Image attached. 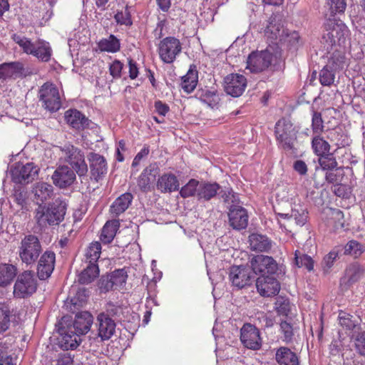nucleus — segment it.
<instances>
[{"mask_svg": "<svg viewBox=\"0 0 365 365\" xmlns=\"http://www.w3.org/2000/svg\"><path fill=\"white\" fill-rule=\"evenodd\" d=\"M323 40L332 46H343L348 35L349 30L346 26L339 19H328L324 24Z\"/></svg>", "mask_w": 365, "mask_h": 365, "instance_id": "f257e3e1", "label": "nucleus"}, {"mask_svg": "<svg viewBox=\"0 0 365 365\" xmlns=\"http://www.w3.org/2000/svg\"><path fill=\"white\" fill-rule=\"evenodd\" d=\"M37 289V281L31 271H24L16 276L14 285V297L24 299L31 296Z\"/></svg>", "mask_w": 365, "mask_h": 365, "instance_id": "f03ea898", "label": "nucleus"}, {"mask_svg": "<svg viewBox=\"0 0 365 365\" xmlns=\"http://www.w3.org/2000/svg\"><path fill=\"white\" fill-rule=\"evenodd\" d=\"M39 168L32 163L24 164L18 162L10 169L12 181L16 184H28L37 177Z\"/></svg>", "mask_w": 365, "mask_h": 365, "instance_id": "7ed1b4c3", "label": "nucleus"}, {"mask_svg": "<svg viewBox=\"0 0 365 365\" xmlns=\"http://www.w3.org/2000/svg\"><path fill=\"white\" fill-rule=\"evenodd\" d=\"M159 57L165 63H172L182 51V43L173 36H168L162 39L158 48Z\"/></svg>", "mask_w": 365, "mask_h": 365, "instance_id": "20e7f679", "label": "nucleus"}, {"mask_svg": "<svg viewBox=\"0 0 365 365\" xmlns=\"http://www.w3.org/2000/svg\"><path fill=\"white\" fill-rule=\"evenodd\" d=\"M297 131L293 125L285 120H279L275 125V135L282 148L290 150L294 148L297 140Z\"/></svg>", "mask_w": 365, "mask_h": 365, "instance_id": "39448f33", "label": "nucleus"}, {"mask_svg": "<svg viewBox=\"0 0 365 365\" xmlns=\"http://www.w3.org/2000/svg\"><path fill=\"white\" fill-rule=\"evenodd\" d=\"M41 251V247L38 237L30 235L22 240L19 256L23 262L29 264L37 259Z\"/></svg>", "mask_w": 365, "mask_h": 365, "instance_id": "423d86ee", "label": "nucleus"}, {"mask_svg": "<svg viewBox=\"0 0 365 365\" xmlns=\"http://www.w3.org/2000/svg\"><path fill=\"white\" fill-rule=\"evenodd\" d=\"M34 201L37 205L35 210V219L40 230L46 227V183L43 181L37 182L33 188Z\"/></svg>", "mask_w": 365, "mask_h": 365, "instance_id": "0eeeda50", "label": "nucleus"}, {"mask_svg": "<svg viewBox=\"0 0 365 365\" xmlns=\"http://www.w3.org/2000/svg\"><path fill=\"white\" fill-rule=\"evenodd\" d=\"M252 271L260 276H273L278 270V264L273 257L259 255L250 260Z\"/></svg>", "mask_w": 365, "mask_h": 365, "instance_id": "6e6552de", "label": "nucleus"}, {"mask_svg": "<svg viewBox=\"0 0 365 365\" xmlns=\"http://www.w3.org/2000/svg\"><path fill=\"white\" fill-rule=\"evenodd\" d=\"M160 174V168L156 163H150L146 166L137 178L139 190L145 193L154 189V183Z\"/></svg>", "mask_w": 365, "mask_h": 365, "instance_id": "1a4fd4ad", "label": "nucleus"}, {"mask_svg": "<svg viewBox=\"0 0 365 365\" xmlns=\"http://www.w3.org/2000/svg\"><path fill=\"white\" fill-rule=\"evenodd\" d=\"M338 321L340 326L339 334H346L353 339L361 329V320L349 313L340 311L338 315Z\"/></svg>", "mask_w": 365, "mask_h": 365, "instance_id": "9d476101", "label": "nucleus"}, {"mask_svg": "<svg viewBox=\"0 0 365 365\" xmlns=\"http://www.w3.org/2000/svg\"><path fill=\"white\" fill-rule=\"evenodd\" d=\"M272 58V53L267 50L252 52L248 56L247 68L252 73L263 71L271 65Z\"/></svg>", "mask_w": 365, "mask_h": 365, "instance_id": "9b49d317", "label": "nucleus"}, {"mask_svg": "<svg viewBox=\"0 0 365 365\" xmlns=\"http://www.w3.org/2000/svg\"><path fill=\"white\" fill-rule=\"evenodd\" d=\"M240 340L245 347L252 350H258L262 346L259 330L249 323L241 328Z\"/></svg>", "mask_w": 365, "mask_h": 365, "instance_id": "f8f14e48", "label": "nucleus"}, {"mask_svg": "<svg viewBox=\"0 0 365 365\" xmlns=\"http://www.w3.org/2000/svg\"><path fill=\"white\" fill-rule=\"evenodd\" d=\"M225 91L232 96L239 97L245 91L247 87V78L245 76L239 73H230L225 79Z\"/></svg>", "mask_w": 365, "mask_h": 365, "instance_id": "ddd939ff", "label": "nucleus"}, {"mask_svg": "<svg viewBox=\"0 0 365 365\" xmlns=\"http://www.w3.org/2000/svg\"><path fill=\"white\" fill-rule=\"evenodd\" d=\"M31 71L28 67L19 61L4 63L0 65V79L24 78Z\"/></svg>", "mask_w": 365, "mask_h": 365, "instance_id": "4468645a", "label": "nucleus"}, {"mask_svg": "<svg viewBox=\"0 0 365 365\" xmlns=\"http://www.w3.org/2000/svg\"><path fill=\"white\" fill-rule=\"evenodd\" d=\"M258 293L264 297L276 296L280 291V284L273 276H260L257 279Z\"/></svg>", "mask_w": 365, "mask_h": 365, "instance_id": "2eb2a0df", "label": "nucleus"}, {"mask_svg": "<svg viewBox=\"0 0 365 365\" xmlns=\"http://www.w3.org/2000/svg\"><path fill=\"white\" fill-rule=\"evenodd\" d=\"M287 31V29L284 28L281 20L277 18L276 14H272L268 19L267 25L264 30V34L272 43L277 40L282 42L284 41Z\"/></svg>", "mask_w": 365, "mask_h": 365, "instance_id": "dca6fc26", "label": "nucleus"}, {"mask_svg": "<svg viewBox=\"0 0 365 365\" xmlns=\"http://www.w3.org/2000/svg\"><path fill=\"white\" fill-rule=\"evenodd\" d=\"M229 279L232 286L242 289L251 284L252 276L248 268L244 266H233L230 269Z\"/></svg>", "mask_w": 365, "mask_h": 365, "instance_id": "f3484780", "label": "nucleus"}, {"mask_svg": "<svg viewBox=\"0 0 365 365\" xmlns=\"http://www.w3.org/2000/svg\"><path fill=\"white\" fill-rule=\"evenodd\" d=\"M60 336L58 337L59 346L64 350L75 349L81 341L80 335L71 327H61L58 330Z\"/></svg>", "mask_w": 365, "mask_h": 365, "instance_id": "a211bd4d", "label": "nucleus"}, {"mask_svg": "<svg viewBox=\"0 0 365 365\" xmlns=\"http://www.w3.org/2000/svg\"><path fill=\"white\" fill-rule=\"evenodd\" d=\"M88 160L90 163L91 178L96 182H98L107 173L106 160L103 155L96 153L89 154Z\"/></svg>", "mask_w": 365, "mask_h": 365, "instance_id": "6ab92c4d", "label": "nucleus"}, {"mask_svg": "<svg viewBox=\"0 0 365 365\" xmlns=\"http://www.w3.org/2000/svg\"><path fill=\"white\" fill-rule=\"evenodd\" d=\"M64 118L71 128L78 131L88 128L91 123V120L77 109L67 110L64 113Z\"/></svg>", "mask_w": 365, "mask_h": 365, "instance_id": "aec40b11", "label": "nucleus"}, {"mask_svg": "<svg viewBox=\"0 0 365 365\" xmlns=\"http://www.w3.org/2000/svg\"><path fill=\"white\" fill-rule=\"evenodd\" d=\"M98 336L102 341L110 339L115 332V321L108 314L100 313L97 316Z\"/></svg>", "mask_w": 365, "mask_h": 365, "instance_id": "412c9836", "label": "nucleus"}, {"mask_svg": "<svg viewBox=\"0 0 365 365\" xmlns=\"http://www.w3.org/2000/svg\"><path fill=\"white\" fill-rule=\"evenodd\" d=\"M66 210V204L60 198L50 202L47 207V224L58 225L64 219Z\"/></svg>", "mask_w": 365, "mask_h": 365, "instance_id": "4be33fe9", "label": "nucleus"}, {"mask_svg": "<svg viewBox=\"0 0 365 365\" xmlns=\"http://www.w3.org/2000/svg\"><path fill=\"white\" fill-rule=\"evenodd\" d=\"M230 225L235 230H242L248 224L247 210L239 205H232L228 213Z\"/></svg>", "mask_w": 365, "mask_h": 365, "instance_id": "5701e85b", "label": "nucleus"}, {"mask_svg": "<svg viewBox=\"0 0 365 365\" xmlns=\"http://www.w3.org/2000/svg\"><path fill=\"white\" fill-rule=\"evenodd\" d=\"M53 184L60 187L66 188L71 185L76 180V174L66 165L58 167L52 175Z\"/></svg>", "mask_w": 365, "mask_h": 365, "instance_id": "b1692460", "label": "nucleus"}, {"mask_svg": "<svg viewBox=\"0 0 365 365\" xmlns=\"http://www.w3.org/2000/svg\"><path fill=\"white\" fill-rule=\"evenodd\" d=\"M93 317L88 312H82L76 315L73 329L80 336L87 334L91 329Z\"/></svg>", "mask_w": 365, "mask_h": 365, "instance_id": "393cba45", "label": "nucleus"}, {"mask_svg": "<svg viewBox=\"0 0 365 365\" xmlns=\"http://www.w3.org/2000/svg\"><path fill=\"white\" fill-rule=\"evenodd\" d=\"M178 178L173 173H164L156 182V187L162 193L172 192L179 189Z\"/></svg>", "mask_w": 365, "mask_h": 365, "instance_id": "a878e982", "label": "nucleus"}, {"mask_svg": "<svg viewBox=\"0 0 365 365\" xmlns=\"http://www.w3.org/2000/svg\"><path fill=\"white\" fill-rule=\"evenodd\" d=\"M346 65L347 58L344 48V46H340L336 48L333 52L331 53L326 66L332 71H339L344 69Z\"/></svg>", "mask_w": 365, "mask_h": 365, "instance_id": "bb28decb", "label": "nucleus"}, {"mask_svg": "<svg viewBox=\"0 0 365 365\" xmlns=\"http://www.w3.org/2000/svg\"><path fill=\"white\" fill-rule=\"evenodd\" d=\"M327 225L334 231L340 232L346 230L343 212L336 208H329L327 212Z\"/></svg>", "mask_w": 365, "mask_h": 365, "instance_id": "cd10ccee", "label": "nucleus"}, {"mask_svg": "<svg viewBox=\"0 0 365 365\" xmlns=\"http://www.w3.org/2000/svg\"><path fill=\"white\" fill-rule=\"evenodd\" d=\"M275 214L278 216L277 220L281 227L283 226V225L281 224L279 217L287 219L289 224L294 221L296 225L299 226L304 225L306 223L308 217V212L302 207L292 209V214L290 215L289 214H284L280 212H275ZM284 227H285V225H284Z\"/></svg>", "mask_w": 365, "mask_h": 365, "instance_id": "c85d7f7f", "label": "nucleus"}, {"mask_svg": "<svg viewBox=\"0 0 365 365\" xmlns=\"http://www.w3.org/2000/svg\"><path fill=\"white\" fill-rule=\"evenodd\" d=\"M275 360L279 365H299L297 354L289 348L280 346L275 353Z\"/></svg>", "mask_w": 365, "mask_h": 365, "instance_id": "c756f323", "label": "nucleus"}, {"mask_svg": "<svg viewBox=\"0 0 365 365\" xmlns=\"http://www.w3.org/2000/svg\"><path fill=\"white\" fill-rule=\"evenodd\" d=\"M196 97L203 103L209 107L214 108L217 107L220 103V98L217 90L205 87L197 91Z\"/></svg>", "mask_w": 365, "mask_h": 365, "instance_id": "7c9ffc66", "label": "nucleus"}, {"mask_svg": "<svg viewBox=\"0 0 365 365\" xmlns=\"http://www.w3.org/2000/svg\"><path fill=\"white\" fill-rule=\"evenodd\" d=\"M62 106L61 98L58 88L51 83H47V110L50 112H56Z\"/></svg>", "mask_w": 365, "mask_h": 365, "instance_id": "2f4dec72", "label": "nucleus"}, {"mask_svg": "<svg viewBox=\"0 0 365 365\" xmlns=\"http://www.w3.org/2000/svg\"><path fill=\"white\" fill-rule=\"evenodd\" d=\"M119 227V220H111L107 221L101 230V234L100 236L101 241L103 244L110 243L113 240Z\"/></svg>", "mask_w": 365, "mask_h": 365, "instance_id": "473e14b6", "label": "nucleus"}, {"mask_svg": "<svg viewBox=\"0 0 365 365\" xmlns=\"http://www.w3.org/2000/svg\"><path fill=\"white\" fill-rule=\"evenodd\" d=\"M133 195L130 192H125L115 200L110 206V211L115 216L123 213L130 206L133 200Z\"/></svg>", "mask_w": 365, "mask_h": 365, "instance_id": "72a5a7b5", "label": "nucleus"}, {"mask_svg": "<svg viewBox=\"0 0 365 365\" xmlns=\"http://www.w3.org/2000/svg\"><path fill=\"white\" fill-rule=\"evenodd\" d=\"M249 241L251 250L257 252H268L272 248V242L265 235L252 234Z\"/></svg>", "mask_w": 365, "mask_h": 365, "instance_id": "f704fd0d", "label": "nucleus"}, {"mask_svg": "<svg viewBox=\"0 0 365 365\" xmlns=\"http://www.w3.org/2000/svg\"><path fill=\"white\" fill-rule=\"evenodd\" d=\"M220 186L217 182H202L197 189V199L199 200L208 201L214 197L219 190Z\"/></svg>", "mask_w": 365, "mask_h": 365, "instance_id": "c9c22d12", "label": "nucleus"}, {"mask_svg": "<svg viewBox=\"0 0 365 365\" xmlns=\"http://www.w3.org/2000/svg\"><path fill=\"white\" fill-rule=\"evenodd\" d=\"M86 267L78 275V282L81 284H88L93 282L99 275L98 264L86 262Z\"/></svg>", "mask_w": 365, "mask_h": 365, "instance_id": "e433bc0d", "label": "nucleus"}, {"mask_svg": "<svg viewBox=\"0 0 365 365\" xmlns=\"http://www.w3.org/2000/svg\"><path fill=\"white\" fill-rule=\"evenodd\" d=\"M198 81V72L195 66H191L187 73L182 78L181 87L187 93H192Z\"/></svg>", "mask_w": 365, "mask_h": 365, "instance_id": "4c0bfd02", "label": "nucleus"}, {"mask_svg": "<svg viewBox=\"0 0 365 365\" xmlns=\"http://www.w3.org/2000/svg\"><path fill=\"white\" fill-rule=\"evenodd\" d=\"M16 276H17L16 266L11 264H0V287H6L9 285Z\"/></svg>", "mask_w": 365, "mask_h": 365, "instance_id": "58836bf2", "label": "nucleus"}, {"mask_svg": "<svg viewBox=\"0 0 365 365\" xmlns=\"http://www.w3.org/2000/svg\"><path fill=\"white\" fill-rule=\"evenodd\" d=\"M312 148L317 156L330 152V144L322 137V134L314 135L312 139Z\"/></svg>", "mask_w": 365, "mask_h": 365, "instance_id": "ea45409f", "label": "nucleus"}, {"mask_svg": "<svg viewBox=\"0 0 365 365\" xmlns=\"http://www.w3.org/2000/svg\"><path fill=\"white\" fill-rule=\"evenodd\" d=\"M56 148L61 152V157H63L65 160L69 164L71 163L73 159H76V157H77L76 164H78V160L81 161L82 155L84 154L79 148L71 144L65 145L63 148L56 147Z\"/></svg>", "mask_w": 365, "mask_h": 365, "instance_id": "a19ab883", "label": "nucleus"}, {"mask_svg": "<svg viewBox=\"0 0 365 365\" xmlns=\"http://www.w3.org/2000/svg\"><path fill=\"white\" fill-rule=\"evenodd\" d=\"M99 49L101 51L115 53L120 48V41L113 34L108 38H103L98 43Z\"/></svg>", "mask_w": 365, "mask_h": 365, "instance_id": "79ce46f5", "label": "nucleus"}, {"mask_svg": "<svg viewBox=\"0 0 365 365\" xmlns=\"http://www.w3.org/2000/svg\"><path fill=\"white\" fill-rule=\"evenodd\" d=\"M101 254V245L99 242H93L86 252V262L97 264Z\"/></svg>", "mask_w": 365, "mask_h": 365, "instance_id": "37998d69", "label": "nucleus"}, {"mask_svg": "<svg viewBox=\"0 0 365 365\" xmlns=\"http://www.w3.org/2000/svg\"><path fill=\"white\" fill-rule=\"evenodd\" d=\"M130 8V6L126 4L123 9L117 11L114 15V19L117 24L126 26H131L133 25Z\"/></svg>", "mask_w": 365, "mask_h": 365, "instance_id": "c03bdc74", "label": "nucleus"}, {"mask_svg": "<svg viewBox=\"0 0 365 365\" xmlns=\"http://www.w3.org/2000/svg\"><path fill=\"white\" fill-rule=\"evenodd\" d=\"M318 163L322 170H333L338 165L335 156L330 152L318 156Z\"/></svg>", "mask_w": 365, "mask_h": 365, "instance_id": "a18cd8bd", "label": "nucleus"}, {"mask_svg": "<svg viewBox=\"0 0 365 365\" xmlns=\"http://www.w3.org/2000/svg\"><path fill=\"white\" fill-rule=\"evenodd\" d=\"M364 269L358 264H350L346 269L347 282L352 284L358 282L363 276Z\"/></svg>", "mask_w": 365, "mask_h": 365, "instance_id": "49530a36", "label": "nucleus"}, {"mask_svg": "<svg viewBox=\"0 0 365 365\" xmlns=\"http://www.w3.org/2000/svg\"><path fill=\"white\" fill-rule=\"evenodd\" d=\"M291 303L288 298L279 296L274 303V309L279 316L287 317L291 312Z\"/></svg>", "mask_w": 365, "mask_h": 365, "instance_id": "de8ad7c7", "label": "nucleus"}, {"mask_svg": "<svg viewBox=\"0 0 365 365\" xmlns=\"http://www.w3.org/2000/svg\"><path fill=\"white\" fill-rule=\"evenodd\" d=\"M21 48L25 53L32 54L42 61L46 58V47L44 46H36L28 39Z\"/></svg>", "mask_w": 365, "mask_h": 365, "instance_id": "09e8293b", "label": "nucleus"}, {"mask_svg": "<svg viewBox=\"0 0 365 365\" xmlns=\"http://www.w3.org/2000/svg\"><path fill=\"white\" fill-rule=\"evenodd\" d=\"M108 275L115 286V289L123 287L125 284L128 278L127 271L124 268L115 269Z\"/></svg>", "mask_w": 365, "mask_h": 365, "instance_id": "8fccbe9b", "label": "nucleus"}, {"mask_svg": "<svg viewBox=\"0 0 365 365\" xmlns=\"http://www.w3.org/2000/svg\"><path fill=\"white\" fill-rule=\"evenodd\" d=\"M200 185L198 180L195 179H190L180 190V195L183 198H187L194 196L195 194L197 195V189Z\"/></svg>", "mask_w": 365, "mask_h": 365, "instance_id": "3c124183", "label": "nucleus"}, {"mask_svg": "<svg viewBox=\"0 0 365 365\" xmlns=\"http://www.w3.org/2000/svg\"><path fill=\"white\" fill-rule=\"evenodd\" d=\"M295 264L298 267H304L307 270L311 271L314 268V260L306 254L296 250L294 253Z\"/></svg>", "mask_w": 365, "mask_h": 365, "instance_id": "603ef678", "label": "nucleus"}, {"mask_svg": "<svg viewBox=\"0 0 365 365\" xmlns=\"http://www.w3.org/2000/svg\"><path fill=\"white\" fill-rule=\"evenodd\" d=\"M11 310L8 305L0 304V333L5 331L10 324Z\"/></svg>", "mask_w": 365, "mask_h": 365, "instance_id": "864d4df0", "label": "nucleus"}, {"mask_svg": "<svg viewBox=\"0 0 365 365\" xmlns=\"http://www.w3.org/2000/svg\"><path fill=\"white\" fill-rule=\"evenodd\" d=\"M311 126L314 135L322 134L324 132V120L320 112L312 111Z\"/></svg>", "mask_w": 365, "mask_h": 365, "instance_id": "5fc2aeb1", "label": "nucleus"}, {"mask_svg": "<svg viewBox=\"0 0 365 365\" xmlns=\"http://www.w3.org/2000/svg\"><path fill=\"white\" fill-rule=\"evenodd\" d=\"M364 251V247L356 240L349 241L344 247V254L350 255L354 257L361 255Z\"/></svg>", "mask_w": 365, "mask_h": 365, "instance_id": "6e6d98bb", "label": "nucleus"}, {"mask_svg": "<svg viewBox=\"0 0 365 365\" xmlns=\"http://www.w3.org/2000/svg\"><path fill=\"white\" fill-rule=\"evenodd\" d=\"M334 71L325 66L320 71L319 81L322 86H330L333 84L335 79Z\"/></svg>", "mask_w": 365, "mask_h": 365, "instance_id": "4d7b16f0", "label": "nucleus"}, {"mask_svg": "<svg viewBox=\"0 0 365 365\" xmlns=\"http://www.w3.org/2000/svg\"><path fill=\"white\" fill-rule=\"evenodd\" d=\"M327 3L329 5L331 16L337 13H344L346 7L345 0H327Z\"/></svg>", "mask_w": 365, "mask_h": 365, "instance_id": "13d9d810", "label": "nucleus"}, {"mask_svg": "<svg viewBox=\"0 0 365 365\" xmlns=\"http://www.w3.org/2000/svg\"><path fill=\"white\" fill-rule=\"evenodd\" d=\"M76 160L77 157H76V159H73L71 160V163L70 164L71 166L80 177L86 175L88 172V166L85 161L84 154L82 155V159L81 161L78 160V164H76Z\"/></svg>", "mask_w": 365, "mask_h": 365, "instance_id": "bf43d9fd", "label": "nucleus"}, {"mask_svg": "<svg viewBox=\"0 0 365 365\" xmlns=\"http://www.w3.org/2000/svg\"><path fill=\"white\" fill-rule=\"evenodd\" d=\"M286 41L288 42V43L290 46L294 47V48H297L299 46L302 44V41L300 35L296 31H294L292 32H288V30H287L286 32V34L284 36V41Z\"/></svg>", "mask_w": 365, "mask_h": 365, "instance_id": "052dcab7", "label": "nucleus"}, {"mask_svg": "<svg viewBox=\"0 0 365 365\" xmlns=\"http://www.w3.org/2000/svg\"><path fill=\"white\" fill-rule=\"evenodd\" d=\"M123 66L124 65L120 61L115 59L109 66L110 75L113 78H120L121 77Z\"/></svg>", "mask_w": 365, "mask_h": 365, "instance_id": "680f3d73", "label": "nucleus"}, {"mask_svg": "<svg viewBox=\"0 0 365 365\" xmlns=\"http://www.w3.org/2000/svg\"><path fill=\"white\" fill-rule=\"evenodd\" d=\"M9 345L0 341V365H14L12 358L8 355Z\"/></svg>", "mask_w": 365, "mask_h": 365, "instance_id": "e2e57ef3", "label": "nucleus"}, {"mask_svg": "<svg viewBox=\"0 0 365 365\" xmlns=\"http://www.w3.org/2000/svg\"><path fill=\"white\" fill-rule=\"evenodd\" d=\"M98 287L101 292H108L112 289H115V286L112 283V280L108 274L103 275L99 282H98Z\"/></svg>", "mask_w": 365, "mask_h": 365, "instance_id": "0e129e2a", "label": "nucleus"}, {"mask_svg": "<svg viewBox=\"0 0 365 365\" xmlns=\"http://www.w3.org/2000/svg\"><path fill=\"white\" fill-rule=\"evenodd\" d=\"M339 253L333 250L330 251L323 259L322 266L325 271H328L334 264V262L338 257Z\"/></svg>", "mask_w": 365, "mask_h": 365, "instance_id": "69168bd1", "label": "nucleus"}, {"mask_svg": "<svg viewBox=\"0 0 365 365\" xmlns=\"http://www.w3.org/2000/svg\"><path fill=\"white\" fill-rule=\"evenodd\" d=\"M279 325L280 330L284 335V341L287 342L290 341L293 336V328L292 324L287 321H282Z\"/></svg>", "mask_w": 365, "mask_h": 365, "instance_id": "338daca9", "label": "nucleus"}, {"mask_svg": "<svg viewBox=\"0 0 365 365\" xmlns=\"http://www.w3.org/2000/svg\"><path fill=\"white\" fill-rule=\"evenodd\" d=\"M355 347L358 353L365 356V331L359 333L355 336Z\"/></svg>", "mask_w": 365, "mask_h": 365, "instance_id": "774afa93", "label": "nucleus"}]
</instances>
